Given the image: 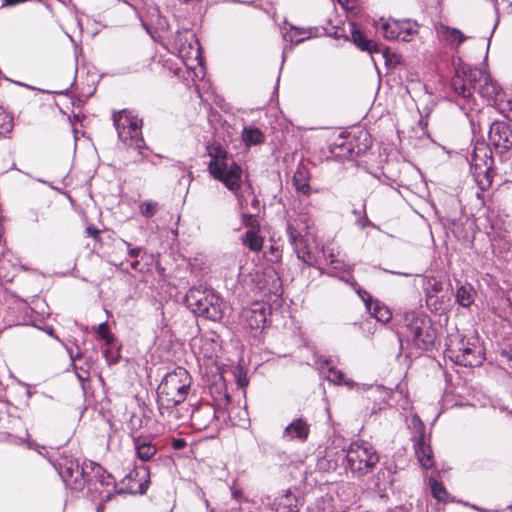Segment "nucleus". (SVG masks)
<instances>
[{"label": "nucleus", "mask_w": 512, "mask_h": 512, "mask_svg": "<svg viewBox=\"0 0 512 512\" xmlns=\"http://www.w3.org/2000/svg\"><path fill=\"white\" fill-rule=\"evenodd\" d=\"M452 87L455 93L462 98L458 103L466 115L474 109V91L488 100H496L501 92V87L492 79L489 73L480 68H463L457 70L452 78Z\"/></svg>", "instance_id": "f257e3e1"}, {"label": "nucleus", "mask_w": 512, "mask_h": 512, "mask_svg": "<svg viewBox=\"0 0 512 512\" xmlns=\"http://www.w3.org/2000/svg\"><path fill=\"white\" fill-rule=\"evenodd\" d=\"M186 306L196 315L211 321H220L224 316V302L213 290L192 287L185 295Z\"/></svg>", "instance_id": "f03ea898"}, {"label": "nucleus", "mask_w": 512, "mask_h": 512, "mask_svg": "<svg viewBox=\"0 0 512 512\" xmlns=\"http://www.w3.org/2000/svg\"><path fill=\"white\" fill-rule=\"evenodd\" d=\"M191 376L182 367L167 373L157 389L158 402L162 407H172L182 403L190 390Z\"/></svg>", "instance_id": "7ed1b4c3"}, {"label": "nucleus", "mask_w": 512, "mask_h": 512, "mask_svg": "<svg viewBox=\"0 0 512 512\" xmlns=\"http://www.w3.org/2000/svg\"><path fill=\"white\" fill-rule=\"evenodd\" d=\"M119 140L127 147L141 150L145 147L142 137V120L130 111L122 110L113 115Z\"/></svg>", "instance_id": "20e7f679"}, {"label": "nucleus", "mask_w": 512, "mask_h": 512, "mask_svg": "<svg viewBox=\"0 0 512 512\" xmlns=\"http://www.w3.org/2000/svg\"><path fill=\"white\" fill-rule=\"evenodd\" d=\"M346 459L348 467L354 474L363 476L373 470L379 462V456L374 447L363 440H357L350 444Z\"/></svg>", "instance_id": "39448f33"}, {"label": "nucleus", "mask_w": 512, "mask_h": 512, "mask_svg": "<svg viewBox=\"0 0 512 512\" xmlns=\"http://www.w3.org/2000/svg\"><path fill=\"white\" fill-rule=\"evenodd\" d=\"M208 171L214 179L222 182L227 189L233 192L241 208L245 206V199L239 194L242 183V168L234 161L211 160Z\"/></svg>", "instance_id": "423d86ee"}, {"label": "nucleus", "mask_w": 512, "mask_h": 512, "mask_svg": "<svg viewBox=\"0 0 512 512\" xmlns=\"http://www.w3.org/2000/svg\"><path fill=\"white\" fill-rule=\"evenodd\" d=\"M376 29L387 40L410 42L418 34L419 26L411 19L381 18L376 23Z\"/></svg>", "instance_id": "0eeeda50"}, {"label": "nucleus", "mask_w": 512, "mask_h": 512, "mask_svg": "<svg viewBox=\"0 0 512 512\" xmlns=\"http://www.w3.org/2000/svg\"><path fill=\"white\" fill-rule=\"evenodd\" d=\"M409 336L415 346L421 350H429L434 346L436 330L432 327L428 317L412 315L407 325Z\"/></svg>", "instance_id": "6e6552de"}, {"label": "nucleus", "mask_w": 512, "mask_h": 512, "mask_svg": "<svg viewBox=\"0 0 512 512\" xmlns=\"http://www.w3.org/2000/svg\"><path fill=\"white\" fill-rule=\"evenodd\" d=\"M447 355L456 364L465 367L480 366L485 360L483 348L478 341L464 342L462 340L457 348H448Z\"/></svg>", "instance_id": "1a4fd4ad"}, {"label": "nucleus", "mask_w": 512, "mask_h": 512, "mask_svg": "<svg viewBox=\"0 0 512 512\" xmlns=\"http://www.w3.org/2000/svg\"><path fill=\"white\" fill-rule=\"evenodd\" d=\"M410 427L414 433V451L420 466L423 469H430L434 466L433 451L427 442L430 433L426 432L425 425L421 418H412Z\"/></svg>", "instance_id": "9d476101"}, {"label": "nucleus", "mask_w": 512, "mask_h": 512, "mask_svg": "<svg viewBox=\"0 0 512 512\" xmlns=\"http://www.w3.org/2000/svg\"><path fill=\"white\" fill-rule=\"evenodd\" d=\"M149 472L146 467H139L130 471L122 480L120 493L143 494L148 487Z\"/></svg>", "instance_id": "9b49d317"}, {"label": "nucleus", "mask_w": 512, "mask_h": 512, "mask_svg": "<svg viewBox=\"0 0 512 512\" xmlns=\"http://www.w3.org/2000/svg\"><path fill=\"white\" fill-rule=\"evenodd\" d=\"M489 142L501 151H508L512 148V129L503 121H496L490 125Z\"/></svg>", "instance_id": "f8f14e48"}, {"label": "nucleus", "mask_w": 512, "mask_h": 512, "mask_svg": "<svg viewBox=\"0 0 512 512\" xmlns=\"http://www.w3.org/2000/svg\"><path fill=\"white\" fill-rule=\"evenodd\" d=\"M58 469L65 484L72 489H79L84 484L83 471L77 461L65 458L59 463Z\"/></svg>", "instance_id": "ddd939ff"}, {"label": "nucleus", "mask_w": 512, "mask_h": 512, "mask_svg": "<svg viewBox=\"0 0 512 512\" xmlns=\"http://www.w3.org/2000/svg\"><path fill=\"white\" fill-rule=\"evenodd\" d=\"M241 323L245 328L258 330L264 327L266 322V308L263 304L255 303L241 312Z\"/></svg>", "instance_id": "4468645a"}, {"label": "nucleus", "mask_w": 512, "mask_h": 512, "mask_svg": "<svg viewBox=\"0 0 512 512\" xmlns=\"http://www.w3.org/2000/svg\"><path fill=\"white\" fill-rule=\"evenodd\" d=\"M434 28L439 41L444 43L451 50H458L460 45L468 38L459 29L443 23L436 24Z\"/></svg>", "instance_id": "2eb2a0df"}, {"label": "nucleus", "mask_w": 512, "mask_h": 512, "mask_svg": "<svg viewBox=\"0 0 512 512\" xmlns=\"http://www.w3.org/2000/svg\"><path fill=\"white\" fill-rule=\"evenodd\" d=\"M316 365L321 374H326V378L329 382L336 385H346L350 388L354 387V382L346 378L341 370L336 369L329 359L319 357L316 360Z\"/></svg>", "instance_id": "dca6fc26"}, {"label": "nucleus", "mask_w": 512, "mask_h": 512, "mask_svg": "<svg viewBox=\"0 0 512 512\" xmlns=\"http://www.w3.org/2000/svg\"><path fill=\"white\" fill-rule=\"evenodd\" d=\"M323 254L325 257V261L331 267V271L327 272L330 276H338L339 273L350 272L351 266L345 261L343 257H341V252L339 249L335 250L334 248L323 249Z\"/></svg>", "instance_id": "f3484780"}, {"label": "nucleus", "mask_w": 512, "mask_h": 512, "mask_svg": "<svg viewBox=\"0 0 512 512\" xmlns=\"http://www.w3.org/2000/svg\"><path fill=\"white\" fill-rule=\"evenodd\" d=\"M488 149L486 147H477L474 150L473 156H472V164L476 167V169H481L483 162L484 165V172L486 173L484 180H479V185L482 190H486L491 185V179L488 175V170L491 168L492 165V159L488 157L487 155Z\"/></svg>", "instance_id": "a211bd4d"}, {"label": "nucleus", "mask_w": 512, "mask_h": 512, "mask_svg": "<svg viewBox=\"0 0 512 512\" xmlns=\"http://www.w3.org/2000/svg\"><path fill=\"white\" fill-rule=\"evenodd\" d=\"M272 505L277 512H297L298 499L291 491L287 490L279 493Z\"/></svg>", "instance_id": "6ab92c4d"}, {"label": "nucleus", "mask_w": 512, "mask_h": 512, "mask_svg": "<svg viewBox=\"0 0 512 512\" xmlns=\"http://www.w3.org/2000/svg\"><path fill=\"white\" fill-rule=\"evenodd\" d=\"M66 350L70 356V359L73 363L75 373L77 378L81 381H87L90 377L89 373V365L87 362H84L83 364L80 363L82 361V354L78 347H76V352L71 348L66 346Z\"/></svg>", "instance_id": "aec40b11"}, {"label": "nucleus", "mask_w": 512, "mask_h": 512, "mask_svg": "<svg viewBox=\"0 0 512 512\" xmlns=\"http://www.w3.org/2000/svg\"><path fill=\"white\" fill-rule=\"evenodd\" d=\"M309 433V426L303 420V418L294 419L285 429L284 436L288 439H300L304 440L307 438Z\"/></svg>", "instance_id": "412c9836"}, {"label": "nucleus", "mask_w": 512, "mask_h": 512, "mask_svg": "<svg viewBox=\"0 0 512 512\" xmlns=\"http://www.w3.org/2000/svg\"><path fill=\"white\" fill-rule=\"evenodd\" d=\"M310 174L305 166H299L293 175V186L295 190L303 195L310 194Z\"/></svg>", "instance_id": "4be33fe9"}, {"label": "nucleus", "mask_w": 512, "mask_h": 512, "mask_svg": "<svg viewBox=\"0 0 512 512\" xmlns=\"http://www.w3.org/2000/svg\"><path fill=\"white\" fill-rule=\"evenodd\" d=\"M330 152L337 158H349L353 154V145L342 136L330 145Z\"/></svg>", "instance_id": "5701e85b"}, {"label": "nucleus", "mask_w": 512, "mask_h": 512, "mask_svg": "<svg viewBox=\"0 0 512 512\" xmlns=\"http://www.w3.org/2000/svg\"><path fill=\"white\" fill-rule=\"evenodd\" d=\"M134 445L137 456L142 461L151 459L157 451L156 447L150 441L142 439L141 437L134 438Z\"/></svg>", "instance_id": "b1692460"}, {"label": "nucleus", "mask_w": 512, "mask_h": 512, "mask_svg": "<svg viewBox=\"0 0 512 512\" xmlns=\"http://www.w3.org/2000/svg\"><path fill=\"white\" fill-rule=\"evenodd\" d=\"M259 232L260 230H247L241 237L243 245L253 252H259L263 247L264 239Z\"/></svg>", "instance_id": "393cba45"}, {"label": "nucleus", "mask_w": 512, "mask_h": 512, "mask_svg": "<svg viewBox=\"0 0 512 512\" xmlns=\"http://www.w3.org/2000/svg\"><path fill=\"white\" fill-rule=\"evenodd\" d=\"M242 140L248 147L258 145L264 141L263 133L256 127H245L242 131Z\"/></svg>", "instance_id": "a878e982"}, {"label": "nucleus", "mask_w": 512, "mask_h": 512, "mask_svg": "<svg viewBox=\"0 0 512 512\" xmlns=\"http://www.w3.org/2000/svg\"><path fill=\"white\" fill-rule=\"evenodd\" d=\"M369 312L378 322L381 323H387L392 318L390 309L378 300H375L372 303V309Z\"/></svg>", "instance_id": "bb28decb"}, {"label": "nucleus", "mask_w": 512, "mask_h": 512, "mask_svg": "<svg viewBox=\"0 0 512 512\" xmlns=\"http://www.w3.org/2000/svg\"><path fill=\"white\" fill-rule=\"evenodd\" d=\"M341 280L345 281L346 283L350 284L351 287L356 291V293L359 295L361 300L364 302L365 307L368 311H371L372 309V303L375 301L370 293H368L366 290L362 289L358 283L355 281V279L352 276H349L347 278L340 277Z\"/></svg>", "instance_id": "cd10ccee"}, {"label": "nucleus", "mask_w": 512, "mask_h": 512, "mask_svg": "<svg viewBox=\"0 0 512 512\" xmlns=\"http://www.w3.org/2000/svg\"><path fill=\"white\" fill-rule=\"evenodd\" d=\"M474 289L471 285H462L457 289L456 301L463 307H469L474 302Z\"/></svg>", "instance_id": "c85d7f7f"}, {"label": "nucleus", "mask_w": 512, "mask_h": 512, "mask_svg": "<svg viewBox=\"0 0 512 512\" xmlns=\"http://www.w3.org/2000/svg\"><path fill=\"white\" fill-rule=\"evenodd\" d=\"M351 36L353 42L362 50L367 51H375L376 50V44L372 41L367 40L362 32L359 30H355V28H352Z\"/></svg>", "instance_id": "c756f323"}, {"label": "nucleus", "mask_w": 512, "mask_h": 512, "mask_svg": "<svg viewBox=\"0 0 512 512\" xmlns=\"http://www.w3.org/2000/svg\"><path fill=\"white\" fill-rule=\"evenodd\" d=\"M96 333L98 337L105 342L106 346H113L115 342V337L108 330V324L106 321L100 323L97 326Z\"/></svg>", "instance_id": "7c9ffc66"}, {"label": "nucleus", "mask_w": 512, "mask_h": 512, "mask_svg": "<svg viewBox=\"0 0 512 512\" xmlns=\"http://www.w3.org/2000/svg\"><path fill=\"white\" fill-rule=\"evenodd\" d=\"M429 486L431 488L432 496L438 501H446L448 498V493L444 486L437 482L435 479L431 478L429 480Z\"/></svg>", "instance_id": "2f4dec72"}, {"label": "nucleus", "mask_w": 512, "mask_h": 512, "mask_svg": "<svg viewBox=\"0 0 512 512\" xmlns=\"http://www.w3.org/2000/svg\"><path fill=\"white\" fill-rule=\"evenodd\" d=\"M190 51L187 54H183V50L180 53L183 57H187L188 60L196 61L199 65H202L201 47L196 39L193 40V44H189Z\"/></svg>", "instance_id": "473e14b6"}, {"label": "nucleus", "mask_w": 512, "mask_h": 512, "mask_svg": "<svg viewBox=\"0 0 512 512\" xmlns=\"http://www.w3.org/2000/svg\"><path fill=\"white\" fill-rule=\"evenodd\" d=\"M353 214L356 216L355 224L361 229L371 225V222L367 217L365 203L362 205L361 209H354Z\"/></svg>", "instance_id": "72a5a7b5"}, {"label": "nucleus", "mask_w": 512, "mask_h": 512, "mask_svg": "<svg viewBox=\"0 0 512 512\" xmlns=\"http://www.w3.org/2000/svg\"><path fill=\"white\" fill-rule=\"evenodd\" d=\"M13 129V118L5 112L0 113V135H7Z\"/></svg>", "instance_id": "f704fd0d"}, {"label": "nucleus", "mask_w": 512, "mask_h": 512, "mask_svg": "<svg viewBox=\"0 0 512 512\" xmlns=\"http://www.w3.org/2000/svg\"><path fill=\"white\" fill-rule=\"evenodd\" d=\"M305 34L306 33L304 31L291 27V29L284 35V38L291 43L298 44L307 38Z\"/></svg>", "instance_id": "c9c22d12"}, {"label": "nucleus", "mask_w": 512, "mask_h": 512, "mask_svg": "<svg viewBox=\"0 0 512 512\" xmlns=\"http://www.w3.org/2000/svg\"><path fill=\"white\" fill-rule=\"evenodd\" d=\"M158 211V203L154 201H145L140 206V212L145 217H152Z\"/></svg>", "instance_id": "e433bc0d"}, {"label": "nucleus", "mask_w": 512, "mask_h": 512, "mask_svg": "<svg viewBox=\"0 0 512 512\" xmlns=\"http://www.w3.org/2000/svg\"><path fill=\"white\" fill-rule=\"evenodd\" d=\"M113 348H114V345L106 346V348L103 351L104 357L109 365L117 363L120 358L119 349L114 351Z\"/></svg>", "instance_id": "4c0bfd02"}, {"label": "nucleus", "mask_w": 512, "mask_h": 512, "mask_svg": "<svg viewBox=\"0 0 512 512\" xmlns=\"http://www.w3.org/2000/svg\"><path fill=\"white\" fill-rule=\"evenodd\" d=\"M242 220L244 226L247 227L248 230H260V224L253 215L244 213Z\"/></svg>", "instance_id": "58836bf2"}, {"label": "nucleus", "mask_w": 512, "mask_h": 512, "mask_svg": "<svg viewBox=\"0 0 512 512\" xmlns=\"http://www.w3.org/2000/svg\"><path fill=\"white\" fill-rule=\"evenodd\" d=\"M287 234L289 236L290 242L297 246L298 240L300 239V234L292 225H288Z\"/></svg>", "instance_id": "ea45409f"}, {"label": "nucleus", "mask_w": 512, "mask_h": 512, "mask_svg": "<svg viewBox=\"0 0 512 512\" xmlns=\"http://www.w3.org/2000/svg\"><path fill=\"white\" fill-rule=\"evenodd\" d=\"M121 243L127 247L129 257L136 258L139 256L142 248H140V247L132 248L131 244L123 239L121 240Z\"/></svg>", "instance_id": "a19ab883"}, {"label": "nucleus", "mask_w": 512, "mask_h": 512, "mask_svg": "<svg viewBox=\"0 0 512 512\" xmlns=\"http://www.w3.org/2000/svg\"><path fill=\"white\" fill-rule=\"evenodd\" d=\"M236 381L237 385L240 388H245L248 385V379L246 377V374L242 371V369H238L237 375H236Z\"/></svg>", "instance_id": "79ce46f5"}, {"label": "nucleus", "mask_w": 512, "mask_h": 512, "mask_svg": "<svg viewBox=\"0 0 512 512\" xmlns=\"http://www.w3.org/2000/svg\"><path fill=\"white\" fill-rule=\"evenodd\" d=\"M210 155L212 157V160L227 161V159H226L227 152L224 149L220 148V147H217L214 150V153H210Z\"/></svg>", "instance_id": "37998d69"}, {"label": "nucleus", "mask_w": 512, "mask_h": 512, "mask_svg": "<svg viewBox=\"0 0 512 512\" xmlns=\"http://www.w3.org/2000/svg\"><path fill=\"white\" fill-rule=\"evenodd\" d=\"M268 256L272 262H277L281 259V251L278 247L272 245L269 249Z\"/></svg>", "instance_id": "c03bdc74"}, {"label": "nucleus", "mask_w": 512, "mask_h": 512, "mask_svg": "<svg viewBox=\"0 0 512 512\" xmlns=\"http://www.w3.org/2000/svg\"><path fill=\"white\" fill-rule=\"evenodd\" d=\"M85 233L87 236L92 237L95 240L99 239L100 231L93 225L88 226L85 230Z\"/></svg>", "instance_id": "a18cd8bd"}, {"label": "nucleus", "mask_w": 512, "mask_h": 512, "mask_svg": "<svg viewBox=\"0 0 512 512\" xmlns=\"http://www.w3.org/2000/svg\"><path fill=\"white\" fill-rule=\"evenodd\" d=\"M185 445H186V442L183 439H175L172 443L173 448L176 450H180V449L184 448Z\"/></svg>", "instance_id": "49530a36"}, {"label": "nucleus", "mask_w": 512, "mask_h": 512, "mask_svg": "<svg viewBox=\"0 0 512 512\" xmlns=\"http://www.w3.org/2000/svg\"><path fill=\"white\" fill-rule=\"evenodd\" d=\"M27 0H4V3L6 5H16V4H20V3H23V2H26Z\"/></svg>", "instance_id": "de8ad7c7"}, {"label": "nucleus", "mask_w": 512, "mask_h": 512, "mask_svg": "<svg viewBox=\"0 0 512 512\" xmlns=\"http://www.w3.org/2000/svg\"><path fill=\"white\" fill-rule=\"evenodd\" d=\"M134 420H136V422L138 423V426H139V427H140V426H142V422H143V419H142V418H140V417L132 418V419H131V422H132V425H133V426H135V425H136V423L134 422Z\"/></svg>", "instance_id": "09e8293b"}, {"label": "nucleus", "mask_w": 512, "mask_h": 512, "mask_svg": "<svg viewBox=\"0 0 512 512\" xmlns=\"http://www.w3.org/2000/svg\"><path fill=\"white\" fill-rule=\"evenodd\" d=\"M297 254H298V258H299V259H302L304 262H308V260H307V259L305 258V256H304V253H303V254H301V252H300V251H297Z\"/></svg>", "instance_id": "8fccbe9b"}, {"label": "nucleus", "mask_w": 512, "mask_h": 512, "mask_svg": "<svg viewBox=\"0 0 512 512\" xmlns=\"http://www.w3.org/2000/svg\"><path fill=\"white\" fill-rule=\"evenodd\" d=\"M138 265H139V261H137V260H136V261H133V262L131 263V267H132V269H137Z\"/></svg>", "instance_id": "3c124183"}, {"label": "nucleus", "mask_w": 512, "mask_h": 512, "mask_svg": "<svg viewBox=\"0 0 512 512\" xmlns=\"http://www.w3.org/2000/svg\"><path fill=\"white\" fill-rule=\"evenodd\" d=\"M339 4H341L342 6H347L348 4V0H337Z\"/></svg>", "instance_id": "603ef678"}, {"label": "nucleus", "mask_w": 512, "mask_h": 512, "mask_svg": "<svg viewBox=\"0 0 512 512\" xmlns=\"http://www.w3.org/2000/svg\"><path fill=\"white\" fill-rule=\"evenodd\" d=\"M370 389H372L375 392H380L381 391V387H379V386H376V387H372L371 386Z\"/></svg>", "instance_id": "864d4df0"}, {"label": "nucleus", "mask_w": 512, "mask_h": 512, "mask_svg": "<svg viewBox=\"0 0 512 512\" xmlns=\"http://www.w3.org/2000/svg\"><path fill=\"white\" fill-rule=\"evenodd\" d=\"M251 204L253 206H256L258 204V200L255 197H253Z\"/></svg>", "instance_id": "5fc2aeb1"}, {"label": "nucleus", "mask_w": 512, "mask_h": 512, "mask_svg": "<svg viewBox=\"0 0 512 512\" xmlns=\"http://www.w3.org/2000/svg\"><path fill=\"white\" fill-rule=\"evenodd\" d=\"M95 469H96V473H98L102 468L99 465H96Z\"/></svg>", "instance_id": "6e6d98bb"}, {"label": "nucleus", "mask_w": 512, "mask_h": 512, "mask_svg": "<svg viewBox=\"0 0 512 512\" xmlns=\"http://www.w3.org/2000/svg\"><path fill=\"white\" fill-rule=\"evenodd\" d=\"M47 332H48V334L52 335L53 329L50 328Z\"/></svg>", "instance_id": "4d7b16f0"}, {"label": "nucleus", "mask_w": 512, "mask_h": 512, "mask_svg": "<svg viewBox=\"0 0 512 512\" xmlns=\"http://www.w3.org/2000/svg\"><path fill=\"white\" fill-rule=\"evenodd\" d=\"M25 394L29 395V391L25 388Z\"/></svg>", "instance_id": "13d9d810"}]
</instances>
